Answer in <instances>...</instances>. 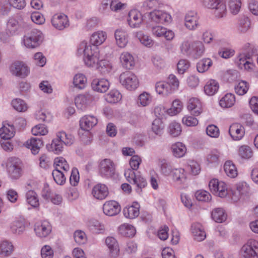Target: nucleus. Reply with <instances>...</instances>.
Returning a JSON list of instances; mask_svg holds the SVG:
<instances>
[{"instance_id": "4be33fe9", "label": "nucleus", "mask_w": 258, "mask_h": 258, "mask_svg": "<svg viewBox=\"0 0 258 258\" xmlns=\"http://www.w3.org/2000/svg\"><path fill=\"white\" fill-rule=\"evenodd\" d=\"M116 45L120 48H125L129 42V36L127 31L118 28L115 30L114 34Z\"/></svg>"}, {"instance_id": "0e129e2a", "label": "nucleus", "mask_w": 258, "mask_h": 258, "mask_svg": "<svg viewBox=\"0 0 258 258\" xmlns=\"http://www.w3.org/2000/svg\"><path fill=\"white\" fill-rule=\"evenodd\" d=\"M195 197L197 200L205 203L210 202L212 198L211 194L204 189L196 191L195 193Z\"/></svg>"}, {"instance_id": "de8ad7c7", "label": "nucleus", "mask_w": 258, "mask_h": 258, "mask_svg": "<svg viewBox=\"0 0 258 258\" xmlns=\"http://www.w3.org/2000/svg\"><path fill=\"white\" fill-rule=\"evenodd\" d=\"M153 97L150 93L143 91L138 97L137 104L139 107H146L151 103Z\"/></svg>"}, {"instance_id": "49530a36", "label": "nucleus", "mask_w": 258, "mask_h": 258, "mask_svg": "<svg viewBox=\"0 0 258 258\" xmlns=\"http://www.w3.org/2000/svg\"><path fill=\"white\" fill-rule=\"evenodd\" d=\"M105 99L109 103L115 104L121 100L122 95L117 89H112L105 95Z\"/></svg>"}, {"instance_id": "69168bd1", "label": "nucleus", "mask_w": 258, "mask_h": 258, "mask_svg": "<svg viewBox=\"0 0 258 258\" xmlns=\"http://www.w3.org/2000/svg\"><path fill=\"white\" fill-rule=\"evenodd\" d=\"M182 124L187 127H196L199 124V119L194 115H184L181 119Z\"/></svg>"}, {"instance_id": "7c9ffc66", "label": "nucleus", "mask_w": 258, "mask_h": 258, "mask_svg": "<svg viewBox=\"0 0 258 258\" xmlns=\"http://www.w3.org/2000/svg\"><path fill=\"white\" fill-rule=\"evenodd\" d=\"M108 194V188L104 184H97L93 187L92 189V195L96 200H103L107 198Z\"/></svg>"}, {"instance_id": "e2e57ef3", "label": "nucleus", "mask_w": 258, "mask_h": 258, "mask_svg": "<svg viewBox=\"0 0 258 258\" xmlns=\"http://www.w3.org/2000/svg\"><path fill=\"white\" fill-rule=\"evenodd\" d=\"M26 202L28 204L33 208L39 206V201L37 194L33 190H29L26 195Z\"/></svg>"}, {"instance_id": "09e8293b", "label": "nucleus", "mask_w": 258, "mask_h": 258, "mask_svg": "<svg viewBox=\"0 0 258 258\" xmlns=\"http://www.w3.org/2000/svg\"><path fill=\"white\" fill-rule=\"evenodd\" d=\"M237 154L238 156L243 160H248L253 157V151L251 148L246 145L239 146Z\"/></svg>"}, {"instance_id": "2f4dec72", "label": "nucleus", "mask_w": 258, "mask_h": 258, "mask_svg": "<svg viewBox=\"0 0 258 258\" xmlns=\"http://www.w3.org/2000/svg\"><path fill=\"white\" fill-rule=\"evenodd\" d=\"M190 232L193 238L198 241H203L206 237L205 231L199 223H195L191 225Z\"/></svg>"}, {"instance_id": "c85d7f7f", "label": "nucleus", "mask_w": 258, "mask_h": 258, "mask_svg": "<svg viewBox=\"0 0 258 258\" xmlns=\"http://www.w3.org/2000/svg\"><path fill=\"white\" fill-rule=\"evenodd\" d=\"M236 103V96L234 94L227 92L219 98L218 105L223 109L233 107Z\"/></svg>"}, {"instance_id": "ddd939ff", "label": "nucleus", "mask_w": 258, "mask_h": 258, "mask_svg": "<svg viewBox=\"0 0 258 258\" xmlns=\"http://www.w3.org/2000/svg\"><path fill=\"white\" fill-rule=\"evenodd\" d=\"M151 31L152 35L155 38H164L168 41H172L175 37V33L173 30L161 25L152 26Z\"/></svg>"}, {"instance_id": "ea45409f", "label": "nucleus", "mask_w": 258, "mask_h": 258, "mask_svg": "<svg viewBox=\"0 0 258 258\" xmlns=\"http://www.w3.org/2000/svg\"><path fill=\"white\" fill-rule=\"evenodd\" d=\"M64 145L56 138L52 139L51 143L46 145V148L49 152L54 154L59 155L62 153L64 149Z\"/></svg>"}, {"instance_id": "8fccbe9b", "label": "nucleus", "mask_w": 258, "mask_h": 258, "mask_svg": "<svg viewBox=\"0 0 258 258\" xmlns=\"http://www.w3.org/2000/svg\"><path fill=\"white\" fill-rule=\"evenodd\" d=\"M236 189L237 193L232 191V196L231 197V199L234 201L238 199L240 195H243L248 191V185L245 182L240 181L236 183Z\"/></svg>"}, {"instance_id": "f257e3e1", "label": "nucleus", "mask_w": 258, "mask_h": 258, "mask_svg": "<svg viewBox=\"0 0 258 258\" xmlns=\"http://www.w3.org/2000/svg\"><path fill=\"white\" fill-rule=\"evenodd\" d=\"M108 34L103 30H97L92 32L89 37V43L82 41L76 50L78 56H85L88 64H94L100 54L99 46L102 45L107 40Z\"/></svg>"}, {"instance_id": "4c0bfd02", "label": "nucleus", "mask_w": 258, "mask_h": 258, "mask_svg": "<svg viewBox=\"0 0 258 258\" xmlns=\"http://www.w3.org/2000/svg\"><path fill=\"white\" fill-rule=\"evenodd\" d=\"M15 135L14 125L5 123L0 128V138L4 140H9L13 138Z\"/></svg>"}, {"instance_id": "bb28decb", "label": "nucleus", "mask_w": 258, "mask_h": 258, "mask_svg": "<svg viewBox=\"0 0 258 258\" xmlns=\"http://www.w3.org/2000/svg\"><path fill=\"white\" fill-rule=\"evenodd\" d=\"M98 123V119L94 115H85L79 120L80 128L86 132H89Z\"/></svg>"}, {"instance_id": "c756f323", "label": "nucleus", "mask_w": 258, "mask_h": 258, "mask_svg": "<svg viewBox=\"0 0 258 258\" xmlns=\"http://www.w3.org/2000/svg\"><path fill=\"white\" fill-rule=\"evenodd\" d=\"M220 89V84L218 81L215 79H210L205 83L203 87L204 94L209 97L215 95Z\"/></svg>"}, {"instance_id": "1a4fd4ad", "label": "nucleus", "mask_w": 258, "mask_h": 258, "mask_svg": "<svg viewBox=\"0 0 258 258\" xmlns=\"http://www.w3.org/2000/svg\"><path fill=\"white\" fill-rule=\"evenodd\" d=\"M98 170L102 177L110 178L115 174V165L111 160L104 159L99 161Z\"/></svg>"}, {"instance_id": "0eeeda50", "label": "nucleus", "mask_w": 258, "mask_h": 258, "mask_svg": "<svg viewBox=\"0 0 258 258\" xmlns=\"http://www.w3.org/2000/svg\"><path fill=\"white\" fill-rule=\"evenodd\" d=\"M239 255L241 258H258V241L249 239L241 247Z\"/></svg>"}, {"instance_id": "cd10ccee", "label": "nucleus", "mask_w": 258, "mask_h": 258, "mask_svg": "<svg viewBox=\"0 0 258 258\" xmlns=\"http://www.w3.org/2000/svg\"><path fill=\"white\" fill-rule=\"evenodd\" d=\"M140 205L137 202L127 205L123 209L124 217L128 219H135L140 215Z\"/></svg>"}, {"instance_id": "680f3d73", "label": "nucleus", "mask_w": 258, "mask_h": 258, "mask_svg": "<svg viewBox=\"0 0 258 258\" xmlns=\"http://www.w3.org/2000/svg\"><path fill=\"white\" fill-rule=\"evenodd\" d=\"M31 133L35 136H44L48 134L49 128L47 125L39 123L32 128Z\"/></svg>"}, {"instance_id": "2eb2a0df", "label": "nucleus", "mask_w": 258, "mask_h": 258, "mask_svg": "<svg viewBox=\"0 0 258 258\" xmlns=\"http://www.w3.org/2000/svg\"><path fill=\"white\" fill-rule=\"evenodd\" d=\"M10 71L15 76L24 78L30 74V68L25 62L16 61L11 64Z\"/></svg>"}, {"instance_id": "bf43d9fd", "label": "nucleus", "mask_w": 258, "mask_h": 258, "mask_svg": "<svg viewBox=\"0 0 258 258\" xmlns=\"http://www.w3.org/2000/svg\"><path fill=\"white\" fill-rule=\"evenodd\" d=\"M167 132L172 137H178L182 132L181 126L179 122L172 121L169 124Z\"/></svg>"}, {"instance_id": "39448f33", "label": "nucleus", "mask_w": 258, "mask_h": 258, "mask_svg": "<svg viewBox=\"0 0 258 258\" xmlns=\"http://www.w3.org/2000/svg\"><path fill=\"white\" fill-rule=\"evenodd\" d=\"M209 189L215 196L224 199L229 196L228 187L227 183L217 178H213L209 181Z\"/></svg>"}, {"instance_id": "9b49d317", "label": "nucleus", "mask_w": 258, "mask_h": 258, "mask_svg": "<svg viewBox=\"0 0 258 258\" xmlns=\"http://www.w3.org/2000/svg\"><path fill=\"white\" fill-rule=\"evenodd\" d=\"M149 17L152 22L157 24H170L173 21L171 14L163 10H153L150 12Z\"/></svg>"}, {"instance_id": "4468645a", "label": "nucleus", "mask_w": 258, "mask_h": 258, "mask_svg": "<svg viewBox=\"0 0 258 258\" xmlns=\"http://www.w3.org/2000/svg\"><path fill=\"white\" fill-rule=\"evenodd\" d=\"M186 108L191 115L195 116L201 115L204 112V105L202 100L198 97L189 98L186 102Z\"/></svg>"}, {"instance_id": "6ab92c4d", "label": "nucleus", "mask_w": 258, "mask_h": 258, "mask_svg": "<svg viewBox=\"0 0 258 258\" xmlns=\"http://www.w3.org/2000/svg\"><path fill=\"white\" fill-rule=\"evenodd\" d=\"M71 83V86L73 89L83 90L88 86V78L85 74L78 72L73 76Z\"/></svg>"}, {"instance_id": "a878e982", "label": "nucleus", "mask_w": 258, "mask_h": 258, "mask_svg": "<svg viewBox=\"0 0 258 258\" xmlns=\"http://www.w3.org/2000/svg\"><path fill=\"white\" fill-rule=\"evenodd\" d=\"M184 26L190 31L196 30L199 26V18L197 13L194 11H189L184 17Z\"/></svg>"}, {"instance_id": "e433bc0d", "label": "nucleus", "mask_w": 258, "mask_h": 258, "mask_svg": "<svg viewBox=\"0 0 258 258\" xmlns=\"http://www.w3.org/2000/svg\"><path fill=\"white\" fill-rule=\"evenodd\" d=\"M119 60L122 66L127 69H133L136 64L133 55L127 51H123L121 53Z\"/></svg>"}, {"instance_id": "20e7f679", "label": "nucleus", "mask_w": 258, "mask_h": 258, "mask_svg": "<svg viewBox=\"0 0 258 258\" xmlns=\"http://www.w3.org/2000/svg\"><path fill=\"white\" fill-rule=\"evenodd\" d=\"M118 80L121 85L129 91H135L140 86L139 77L132 72L125 71L121 73Z\"/></svg>"}, {"instance_id": "a211bd4d", "label": "nucleus", "mask_w": 258, "mask_h": 258, "mask_svg": "<svg viewBox=\"0 0 258 258\" xmlns=\"http://www.w3.org/2000/svg\"><path fill=\"white\" fill-rule=\"evenodd\" d=\"M102 211L104 214L107 216H115L120 212L121 206L115 200H108L103 204Z\"/></svg>"}, {"instance_id": "f704fd0d", "label": "nucleus", "mask_w": 258, "mask_h": 258, "mask_svg": "<svg viewBox=\"0 0 258 258\" xmlns=\"http://www.w3.org/2000/svg\"><path fill=\"white\" fill-rule=\"evenodd\" d=\"M250 88L249 83L243 80H238L234 84V90L238 96H243L249 91Z\"/></svg>"}, {"instance_id": "5fc2aeb1", "label": "nucleus", "mask_w": 258, "mask_h": 258, "mask_svg": "<svg viewBox=\"0 0 258 258\" xmlns=\"http://www.w3.org/2000/svg\"><path fill=\"white\" fill-rule=\"evenodd\" d=\"M54 166L55 169L59 171L63 170L66 172H67L70 168L69 163L62 157H57L54 159Z\"/></svg>"}, {"instance_id": "f8f14e48", "label": "nucleus", "mask_w": 258, "mask_h": 258, "mask_svg": "<svg viewBox=\"0 0 258 258\" xmlns=\"http://www.w3.org/2000/svg\"><path fill=\"white\" fill-rule=\"evenodd\" d=\"M145 17L142 13L138 9L131 10L127 15L126 21L131 28H140L144 23Z\"/></svg>"}, {"instance_id": "58836bf2", "label": "nucleus", "mask_w": 258, "mask_h": 258, "mask_svg": "<svg viewBox=\"0 0 258 258\" xmlns=\"http://www.w3.org/2000/svg\"><path fill=\"white\" fill-rule=\"evenodd\" d=\"M211 217L215 222L221 223L226 221L228 215L223 208H216L212 211Z\"/></svg>"}, {"instance_id": "338daca9", "label": "nucleus", "mask_w": 258, "mask_h": 258, "mask_svg": "<svg viewBox=\"0 0 258 258\" xmlns=\"http://www.w3.org/2000/svg\"><path fill=\"white\" fill-rule=\"evenodd\" d=\"M31 21L38 25H43L45 23L44 15L39 11H33L30 14Z\"/></svg>"}, {"instance_id": "dca6fc26", "label": "nucleus", "mask_w": 258, "mask_h": 258, "mask_svg": "<svg viewBox=\"0 0 258 258\" xmlns=\"http://www.w3.org/2000/svg\"><path fill=\"white\" fill-rule=\"evenodd\" d=\"M93 97L89 94H81L77 95L74 98L75 106L78 110L85 111L93 103Z\"/></svg>"}, {"instance_id": "a18cd8bd", "label": "nucleus", "mask_w": 258, "mask_h": 258, "mask_svg": "<svg viewBox=\"0 0 258 258\" xmlns=\"http://www.w3.org/2000/svg\"><path fill=\"white\" fill-rule=\"evenodd\" d=\"M223 168L225 174L229 178H235L237 176V168L231 161H226Z\"/></svg>"}, {"instance_id": "f3484780", "label": "nucleus", "mask_w": 258, "mask_h": 258, "mask_svg": "<svg viewBox=\"0 0 258 258\" xmlns=\"http://www.w3.org/2000/svg\"><path fill=\"white\" fill-rule=\"evenodd\" d=\"M34 231L37 237L45 238L51 233L52 227L50 223L46 220L39 221L35 224Z\"/></svg>"}, {"instance_id": "c9c22d12", "label": "nucleus", "mask_w": 258, "mask_h": 258, "mask_svg": "<svg viewBox=\"0 0 258 258\" xmlns=\"http://www.w3.org/2000/svg\"><path fill=\"white\" fill-rule=\"evenodd\" d=\"M183 109V104L179 99L173 100L169 108H167V116H175L180 114Z\"/></svg>"}, {"instance_id": "052dcab7", "label": "nucleus", "mask_w": 258, "mask_h": 258, "mask_svg": "<svg viewBox=\"0 0 258 258\" xmlns=\"http://www.w3.org/2000/svg\"><path fill=\"white\" fill-rule=\"evenodd\" d=\"M166 82L168 83V88L171 93L178 90L180 86V81L174 74H170L167 78Z\"/></svg>"}, {"instance_id": "3c124183", "label": "nucleus", "mask_w": 258, "mask_h": 258, "mask_svg": "<svg viewBox=\"0 0 258 258\" xmlns=\"http://www.w3.org/2000/svg\"><path fill=\"white\" fill-rule=\"evenodd\" d=\"M11 105L14 110L19 112H25L29 108L28 104L20 98H15L12 100Z\"/></svg>"}, {"instance_id": "4d7b16f0", "label": "nucleus", "mask_w": 258, "mask_h": 258, "mask_svg": "<svg viewBox=\"0 0 258 258\" xmlns=\"http://www.w3.org/2000/svg\"><path fill=\"white\" fill-rule=\"evenodd\" d=\"M227 4L230 13L235 15L240 12L242 2V0H228Z\"/></svg>"}, {"instance_id": "b1692460", "label": "nucleus", "mask_w": 258, "mask_h": 258, "mask_svg": "<svg viewBox=\"0 0 258 258\" xmlns=\"http://www.w3.org/2000/svg\"><path fill=\"white\" fill-rule=\"evenodd\" d=\"M23 146L29 149L32 154L37 155L41 148L43 146V142L41 139L31 137L23 144Z\"/></svg>"}, {"instance_id": "37998d69", "label": "nucleus", "mask_w": 258, "mask_h": 258, "mask_svg": "<svg viewBox=\"0 0 258 258\" xmlns=\"http://www.w3.org/2000/svg\"><path fill=\"white\" fill-rule=\"evenodd\" d=\"M10 229L14 234L17 235L22 234L26 229V224L24 219L21 218L14 221L10 226Z\"/></svg>"}, {"instance_id": "774afa93", "label": "nucleus", "mask_w": 258, "mask_h": 258, "mask_svg": "<svg viewBox=\"0 0 258 258\" xmlns=\"http://www.w3.org/2000/svg\"><path fill=\"white\" fill-rule=\"evenodd\" d=\"M252 27L250 20L247 17L241 18L239 22L238 30L239 33H245L247 32Z\"/></svg>"}, {"instance_id": "6e6d98bb", "label": "nucleus", "mask_w": 258, "mask_h": 258, "mask_svg": "<svg viewBox=\"0 0 258 258\" xmlns=\"http://www.w3.org/2000/svg\"><path fill=\"white\" fill-rule=\"evenodd\" d=\"M135 35L143 45L148 47H151L153 45L154 42L150 36L145 34L142 31H139L135 33Z\"/></svg>"}, {"instance_id": "473e14b6", "label": "nucleus", "mask_w": 258, "mask_h": 258, "mask_svg": "<svg viewBox=\"0 0 258 258\" xmlns=\"http://www.w3.org/2000/svg\"><path fill=\"white\" fill-rule=\"evenodd\" d=\"M170 151L173 156L176 158H180L186 154L187 148L182 142H176L171 144Z\"/></svg>"}, {"instance_id": "c03bdc74", "label": "nucleus", "mask_w": 258, "mask_h": 258, "mask_svg": "<svg viewBox=\"0 0 258 258\" xmlns=\"http://www.w3.org/2000/svg\"><path fill=\"white\" fill-rule=\"evenodd\" d=\"M56 138L64 146H70L74 143L75 139L73 135L66 133L64 131H59L56 133Z\"/></svg>"}, {"instance_id": "aec40b11", "label": "nucleus", "mask_w": 258, "mask_h": 258, "mask_svg": "<svg viewBox=\"0 0 258 258\" xmlns=\"http://www.w3.org/2000/svg\"><path fill=\"white\" fill-rule=\"evenodd\" d=\"M51 23L55 29L59 30H62L70 26L68 16L62 13L54 15L51 18Z\"/></svg>"}, {"instance_id": "5701e85b", "label": "nucleus", "mask_w": 258, "mask_h": 258, "mask_svg": "<svg viewBox=\"0 0 258 258\" xmlns=\"http://www.w3.org/2000/svg\"><path fill=\"white\" fill-rule=\"evenodd\" d=\"M110 85V81L106 78H96L91 83V88L95 92L104 93L108 91Z\"/></svg>"}, {"instance_id": "7ed1b4c3", "label": "nucleus", "mask_w": 258, "mask_h": 258, "mask_svg": "<svg viewBox=\"0 0 258 258\" xmlns=\"http://www.w3.org/2000/svg\"><path fill=\"white\" fill-rule=\"evenodd\" d=\"M44 35L42 32L35 29L23 36L21 40V45L26 48L33 49L39 47L42 43Z\"/></svg>"}, {"instance_id": "13d9d810", "label": "nucleus", "mask_w": 258, "mask_h": 258, "mask_svg": "<svg viewBox=\"0 0 258 258\" xmlns=\"http://www.w3.org/2000/svg\"><path fill=\"white\" fill-rule=\"evenodd\" d=\"M213 61L211 58H204L197 63V69L198 72L203 73L207 72L212 66Z\"/></svg>"}, {"instance_id": "412c9836", "label": "nucleus", "mask_w": 258, "mask_h": 258, "mask_svg": "<svg viewBox=\"0 0 258 258\" xmlns=\"http://www.w3.org/2000/svg\"><path fill=\"white\" fill-rule=\"evenodd\" d=\"M229 134L233 141H240L245 136V128L240 123H233L229 126Z\"/></svg>"}, {"instance_id": "79ce46f5", "label": "nucleus", "mask_w": 258, "mask_h": 258, "mask_svg": "<svg viewBox=\"0 0 258 258\" xmlns=\"http://www.w3.org/2000/svg\"><path fill=\"white\" fill-rule=\"evenodd\" d=\"M155 91L159 96L165 97L171 94L166 81H159L155 83Z\"/></svg>"}, {"instance_id": "6e6552de", "label": "nucleus", "mask_w": 258, "mask_h": 258, "mask_svg": "<svg viewBox=\"0 0 258 258\" xmlns=\"http://www.w3.org/2000/svg\"><path fill=\"white\" fill-rule=\"evenodd\" d=\"M5 167L9 177L12 179H17L21 176V162L18 158L11 157L7 159Z\"/></svg>"}, {"instance_id": "603ef678", "label": "nucleus", "mask_w": 258, "mask_h": 258, "mask_svg": "<svg viewBox=\"0 0 258 258\" xmlns=\"http://www.w3.org/2000/svg\"><path fill=\"white\" fill-rule=\"evenodd\" d=\"M132 183L135 185L136 190L140 191L147 185V181L144 175L140 172L137 173V175L133 180Z\"/></svg>"}, {"instance_id": "9d476101", "label": "nucleus", "mask_w": 258, "mask_h": 258, "mask_svg": "<svg viewBox=\"0 0 258 258\" xmlns=\"http://www.w3.org/2000/svg\"><path fill=\"white\" fill-rule=\"evenodd\" d=\"M100 53L97 57L94 64L89 65L85 61V57L83 56V60L85 65L88 68H96L102 75H105L110 73L113 69L112 62L107 59H100Z\"/></svg>"}, {"instance_id": "72a5a7b5", "label": "nucleus", "mask_w": 258, "mask_h": 258, "mask_svg": "<svg viewBox=\"0 0 258 258\" xmlns=\"http://www.w3.org/2000/svg\"><path fill=\"white\" fill-rule=\"evenodd\" d=\"M118 234L126 237H133L135 236L137 230L136 227L129 223H123L117 228Z\"/></svg>"}, {"instance_id": "f03ea898", "label": "nucleus", "mask_w": 258, "mask_h": 258, "mask_svg": "<svg viewBox=\"0 0 258 258\" xmlns=\"http://www.w3.org/2000/svg\"><path fill=\"white\" fill-rule=\"evenodd\" d=\"M160 171L165 176L169 177L179 184H184L188 179V173L183 168H174L171 165L163 163L161 165Z\"/></svg>"}, {"instance_id": "a19ab883", "label": "nucleus", "mask_w": 258, "mask_h": 258, "mask_svg": "<svg viewBox=\"0 0 258 258\" xmlns=\"http://www.w3.org/2000/svg\"><path fill=\"white\" fill-rule=\"evenodd\" d=\"M164 128L163 121L160 118H156L152 123L151 136H152L153 138H155V136H161L163 133Z\"/></svg>"}, {"instance_id": "393cba45", "label": "nucleus", "mask_w": 258, "mask_h": 258, "mask_svg": "<svg viewBox=\"0 0 258 258\" xmlns=\"http://www.w3.org/2000/svg\"><path fill=\"white\" fill-rule=\"evenodd\" d=\"M105 243L111 257L116 258L120 255L119 245L117 240L113 237L108 236L105 240Z\"/></svg>"}, {"instance_id": "423d86ee", "label": "nucleus", "mask_w": 258, "mask_h": 258, "mask_svg": "<svg viewBox=\"0 0 258 258\" xmlns=\"http://www.w3.org/2000/svg\"><path fill=\"white\" fill-rule=\"evenodd\" d=\"M203 6L213 10L217 18H222L227 13V6L225 0H202Z\"/></svg>"}, {"instance_id": "864d4df0", "label": "nucleus", "mask_w": 258, "mask_h": 258, "mask_svg": "<svg viewBox=\"0 0 258 258\" xmlns=\"http://www.w3.org/2000/svg\"><path fill=\"white\" fill-rule=\"evenodd\" d=\"M14 250V246L11 242L3 240L0 242V255L7 256L11 255Z\"/></svg>"}]
</instances>
